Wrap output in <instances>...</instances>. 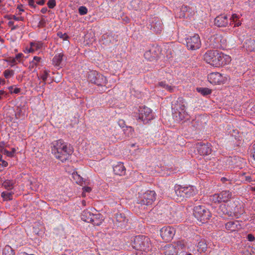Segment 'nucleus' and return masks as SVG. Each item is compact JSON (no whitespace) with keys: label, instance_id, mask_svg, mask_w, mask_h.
<instances>
[{"label":"nucleus","instance_id":"obj_48","mask_svg":"<svg viewBox=\"0 0 255 255\" xmlns=\"http://www.w3.org/2000/svg\"><path fill=\"white\" fill-rule=\"evenodd\" d=\"M0 162H1V163H0V166L2 167H5L8 165L7 162L4 160L2 159V160L0 161Z\"/></svg>","mask_w":255,"mask_h":255},{"label":"nucleus","instance_id":"obj_42","mask_svg":"<svg viewBox=\"0 0 255 255\" xmlns=\"http://www.w3.org/2000/svg\"><path fill=\"white\" fill-rule=\"evenodd\" d=\"M133 131H134L133 128L131 127H127L126 129H125V132L126 133H127V132L128 131V136L131 135L132 134Z\"/></svg>","mask_w":255,"mask_h":255},{"label":"nucleus","instance_id":"obj_12","mask_svg":"<svg viewBox=\"0 0 255 255\" xmlns=\"http://www.w3.org/2000/svg\"><path fill=\"white\" fill-rule=\"evenodd\" d=\"M175 234V229L170 226L164 227L160 230V236L162 239L166 242L171 240Z\"/></svg>","mask_w":255,"mask_h":255},{"label":"nucleus","instance_id":"obj_54","mask_svg":"<svg viewBox=\"0 0 255 255\" xmlns=\"http://www.w3.org/2000/svg\"><path fill=\"white\" fill-rule=\"evenodd\" d=\"M45 0H40L39 1H37L36 3L39 5H42L44 3Z\"/></svg>","mask_w":255,"mask_h":255},{"label":"nucleus","instance_id":"obj_18","mask_svg":"<svg viewBox=\"0 0 255 255\" xmlns=\"http://www.w3.org/2000/svg\"><path fill=\"white\" fill-rule=\"evenodd\" d=\"M226 229L231 232H235L240 230L241 226L238 221H230L226 224Z\"/></svg>","mask_w":255,"mask_h":255},{"label":"nucleus","instance_id":"obj_3","mask_svg":"<svg viewBox=\"0 0 255 255\" xmlns=\"http://www.w3.org/2000/svg\"><path fill=\"white\" fill-rule=\"evenodd\" d=\"M193 214L195 217L201 223L207 222L211 217L210 211L205 206L198 205L194 208Z\"/></svg>","mask_w":255,"mask_h":255},{"label":"nucleus","instance_id":"obj_22","mask_svg":"<svg viewBox=\"0 0 255 255\" xmlns=\"http://www.w3.org/2000/svg\"><path fill=\"white\" fill-rule=\"evenodd\" d=\"M103 216L100 214H94L91 221L89 223H91L95 226H100L104 221Z\"/></svg>","mask_w":255,"mask_h":255},{"label":"nucleus","instance_id":"obj_15","mask_svg":"<svg viewBox=\"0 0 255 255\" xmlns=\"http://www.w3.org/2000/svg\"><path fill=\"white\" fill-rule=\"evenodd\" d=\"M197 150L201 155H207L211 153V148L209 144H198Z\"/></svg>","mask_w":255,"mask_h":255},{"label":"nucleus","instance_id":"obj_14","mask_svg":"<svg viewBox=\"0 0 255 255\" xmlns=\"http://www.w3.org/2000/svg\"><path fill=\"white\" fill-rule=\"evenodd\" d=\"M214 23L218 27H226L230 25L228 16L224 14L217 16L214 20Z\"/></svg>","mask_w":255,"mask_h":255},{"label":"nucleus","instance_id":"obj_1","mask_svg":"<svg viewBox=\"0 0 255 255\" xmlns=\"http://www.w3.org/2000/svg\"><path fill=\"white\" fill-rule=\"evenodd\" d=\"M204 60L215 67H220L229 64L231 57L217 50L207 51L204 55Z\"/></svg>","mask_w":255,"mask_h":255},{"label":"nucleus","instance_id":"obj_50","mask_svg":"<svg viewBox=\"0 0 255 255\" xmlns=\"http://www.w3.org/2000/svg\"><path fill=\"white\" fill-rule=\"evenodd\" d=\"M28 3L30 6L35 7L34 0H28Z\"/></svg>","mask_w":255,"mask_h":255},{"label":"nucleus","instance_id":"obj_41","mask_svg":"<svg viewBox=\"0 0 255 255\" xmlns=\"http://www.w3.org/2000/svg\"><path fill=\"white\" fill-rule=\"evenodd\" d=\"M9 17H11L12 19L16 21H23V19H24V18L22 16H16L14 15H9V16H8Z\"/></svg>","mask_w":255,"mask_h":255},{"label":"nucleus","instance_id":"obj_56","mask_svg":"<svg viewBox=\"0 0 255 255\" xmlns=\"http://www.w3.org/2000/svg\"><path fill=\"white\" fill-rule=\"evenodd\" d=\"M5 81L4 79L0 78V84L1 85H4L5 84Z\"/></svg>","mask_w":255,"mask_h":255},{"label":"nucleus","instance_id":"obj_2","mask_svg":"<svg viewBox=\"0 0 255 255\" xmlns=\"http://www.w3.org/2000/svg\"><path fill=\"white\" fill-rule=\"evenodd\" d=\"M52 145V154L56 158L63 162L67 160L73 152V148L70 145L62 139L54 141Z\"/></svg>","mask_w":255,"mask_h":255},{"label":"nucleus","instance_id":"obj_9","mask_svg":"<svg viewBox=\"0 0 255 255\" xmlns=\"http://www.w3.org/2000/svg\"><path fill=\"white\" fill-rule=\"evenodd\" d=\"M137 118L144 123H148L153 119L151 110L146 107H140L138 109Z\"/></svg>","mask_w":255,"mask_h":255},{"label":"nucleus","instance_id":"obj_51","mask_svg":"<svg viewBox=\"0 0 255 255\" xmlns=\"http://www.w3.org/2000/svg\"><path fill=\"white\" fill-rule=\"evenodd\" d=\"M17 60L16 59L15 57L12 58L11 59H10L9 62L12 64L14 65L16 63Z\"/></svg>","mask_w":255,"mask_h":255},{"label":"nucleus","instance_id":"obj_40","mask_svg":"<svg viewBox=\"0 0 255 255\" xmlns=\"http://www.w3.org/2000/svg\"><path fill=\"white\" fill-rule=\"evenodd\" d=\"M83 193H82V196L83 197H85L86 196L85 193L86 192L90 193L92 191V188L88 186H85L83 187Z\"/></svg>","mask_w":255,"mask_h":255},{"label":"nucleus","instance_id":"obj_25","mask_svg":"<svg viewBox=\"0 0 255 255\" xmlns=\"http://www.w3.org/2000/svg\"><path fill=\"white\" fill-rule=\"evenodd\" d=\"M64 55L63 53H58L54 57L53 63L55 66H59L62 60Z\"/></svg>","mask_w":255,"mask_h":255},{"label":"nucleus","instance_id":"obj_28","mask_svg":"<svg viewBox=\"0 0 255 255\" xmlns=\"http://www.w3.org/2000/svg\"><path fill=\"white\" fill-rule=\"evenodd\" d=\"M97 76H98V78L99 79H101L102 80V81L100 82L98 80H97V81H94V82L98 85H101V86L105 85L108 82L106 78L102 75H97Z\"/></svg>","mask_w":255,"mask_h":255},{"label":"nucleus","instance_id":"obj_20","mask_svg":"<svg viewBox=\"0 0 255 255\" xmlns=\"http://www.w3.org/2000/svg\"><path fill=\"white\" fill-rule=\"evenodd\" d=\"M113 170L115 174L123 176L126 173V168L123 163H118L113 167Z\"/></svg>","mask_w":255,"mask_h":255},{"label":"nucleus","instance_id":"obj_49","mask_svg":"<svg viewBox=\"0 0 255 255\" xmlns=\"http://www.w3.org/2000/svg\"><path fill=\"white\" fill-rule=\"evenodd\" d=\"M23 56V54L22 53H18L15 56V58L17 60L18 62H20L21 58Z\"/></svg>","mask_w":255,"mask_h":255},{"label":"nucleus","instance_id":"obj_45","mask_svg":"<svg viewBox=\"0 0 255 255\" xmlns=\"http://www.w3.org/2000/svg\"><path fill=\"white\" fill-rule=\"evenodd\" d=\"M150 54V51H147L144 53V55L145 58L147 59L149 61H152L153 60V58L149 57Z\"/></svg>","mask_w":255,"mask_h":255},{"label":"nucleus","instance_id":"obj_33","mask_svg":"<svg viewBox=\"0 0 255 255\" xmlns=\"http://www.w3.org/2000/svg\"><path fill=\"white\" fill-rule=\"evenodd\" d=\"M41 60V58L38 56H34L33 60L30 63V67L33 68L36 67Z\"/></svg>","mask_w":255,"mask_h":255},{"label":"nucleus","instance_id":"obj_55","mask_svg":"<svg viewBox=\"0 0 255 255\" xmlns=\"http://www.w3.org/2000/svg\"><path fill=\"white\" fill-rule=\"evenodd\" d=\"M47 11V8L46 7H43L41 9V12L42 13H45Z\"/></svg>","mask_w":255,"mask_h":255},{"label":"nucleus","instance_id":"obj_47","mask_svg":"<svg viewBox=\"0 0 255 255\" xmlns=\"http://www.w3.org/2000/svg\"><path fill=\"white\" fill-rule=\"evenodd\" d=\"M247 239L250 242H253L255 240V237L251 234H250L248 235Z\"/></svg>","mask_w":255,"mask_h":255},{"label":"nucleus","instance_id":"obj_59","mask_svg":"<svg viewBox=\"0 0 255 255\" xmlns=\"http://www.w3.org/2000/svg\"><path fill=\"white\" fill-rule=\"evenodd\" d=\"M246 180L247 181H249V182L251 181V177L250 176H247Z\"/></svg>","mask_w":255,"mask_h":255},{"label":"nucleus","instance_id":"obj_6","mask_svg":"<svg viewBox=\"0 0 255 255\" xmlns=\"http://www.w3.org/2000/svg\"><path fill=\"white\" fill-rule=\"evenodd\" d=\"M186 102L182 98H179L175 104L174 108L178 111L180 120L188 119V115L186 111Z\"/></svg>","mask_w":255,"mask_h":255},{"label":"nucleus","instance_id":"obj_35","mask_svg":"<svg viewBox=\"0 0 255 255\" xmlns=\"http://www.w3.org/2000/svg\"><path fill=\"white\" fill-rule=\"evenodd\" d=\"M73 177L77 183L80 185L82 184L83 182V178L81 177L79 174H78L77 172L73 173Z\"/></svg>","mask_w":255,"mask_h":255},{"label":"nucleus","instance_id":"obj_64","mask_svg":"<svg viewBox=\"0 0 255 255\" xmlns=\"http://www.w3.org/2000/svg\"><path fill=\"white\" fill-rule=\"evenodd\" d=\"M251 190H252V191H255V186H254V187H252L251 188Z\"/></svg>","mask_w":255,"mask_h":255},{"label":"nucleus","instance_id":"obj_52","mask_svg":"<svg viewBox=\"0 0 255 255\" xmlns=\"http://www.w3.org/2000/svg\"><path fill=\"white\" fill-rule=\"evenodd\" d=\"M20 92V89L17 88H14L13 91H11V93L17 94Z\"/></svg>","mask_w":255,"mask_h":255},{"label":"nucleus","instance_id":"obj_19","mask_svg":"<svg viewBox=\"0 0 255 255\" xmlns=\"http://www.w3.org/2000/svg\"><path fill=\"white\" fill-rule=\"evenodd\" d=\"M184 190L185 198H190L198 193V190L193 186H184Z\"/></svg>","mask_w":255,"mask_h":255},{"label":"nucleus","instance_id":"obj_7","mask_svg":"<svg viewBox=\"0 0 255 255\" xmlns=\"http://www.w3.org/2000/svg\"><path fill=\"white\" fill-rule=\"evenodd\" d=\"M134 247L137 250L145 251L150 245L149 239L145 236H136L134 239Z\"/></svg>","mask_w":255,"mask_h":255},{"label":"nucleus","instance_id":"obj_27","mask_svg":"<svg viewBox=\"0 0 255 255\" xmlns=\"http://www.w3.org/2000/svg\"><path fill=\"white\" fill-rule=\"evenodd\" d=\"M2 255H14V252L10 246L6 245L3 250Z\"/></svg>","mask_w":255,"mask_h":255},{"label":"nucleus","instance_id":"obj_13","mask_svg":"<svg viewBox=\"0 0 255 255\" xmlns=\"http://www.w3.org/2000/svg\"><path fill=\"white\" fill-rule=\"evenodd\" d=\"M175 195L174 199L178 202L184 201L185 199L184 187L180 185H176L174 187Z\"/></svg>","mask_w":255,"mask_h":255},{"label":"nucleus","instance_id":"obj_44","mask_svg":"<svg viewBox=\"0 0 255 255\" xmlns=\"http://www.w3.org/2000/svg\"><path fill=\"white\" fill-rule=\"evenodd\" d=\"M56 5V1L55 0H49L47 2V5L50 8H53Z\"/></svg>","mask_w":255,"mask_h":255},{"label":"nucleus","instance_id":"obj_11","mask_svg":"<svg viewBox=\"0 0 255 255\" xmlns=\"http://www.w3.org/2000/svg\"><path fill=\"white\" fill-rule=\"evenodd\" d=\"M186 41L187 48L191 50L199 49L201 45L200 38L198 34H194L192 36L187 38Z\"/></svg>","mask_w":255,"mask_h":255},{"label":"nucleus","instance_id":"obj_17","mask_svg":"<svg viewBox=\"0 0 255 255\" xmlns=\"http://www.w3.org/2000/svg\"><path fill=\"white\" fill-rule=\"evenodd\" d=\"M151 29L158 33H160L162 29V23L161 20L158 18H154L151 23Z\"/></svg>","mask_w":255,"mask_h":255},{"label":"nucleus","instance_id":"obj_34","mask_svg":"<svg viewBox=\"0 0 255 255\" xmlns=\"http://www.w3.org/2000/svg\"><path fill=\"white\" fill-rule=\"evenodd\" d=\"M3 75L6 79H8L14 75V71L12 70L6 69L3 72Z\"/></svg>","mask_w":255,"mask_h":255},{"label":"nucleus","instance_id":"obj_21","mask_svg":"<svg viewBox=\"0 0 255 255\" xmlns=\"http://www.w3.org/2000/svg\"><path fill=\"white\" fill-rule=\"evenodd\" d=\"M241 15L237 13H234L230 18V25L234 24V27H239L242 24V22L239 20L241 17Z\"/></svg>","mask_w":255,"mask_h":255},{"label":"nucleus","instance_id":"obj_4","mask_svg":"<svg viewBox=\"0 0 255 255\" xmlns=\"http://www.w3.org/2000/svg\"><path fill=\"white\" fill-rule=\"evenodd\" d=\"M208 81L213 85H223L230 80V77L219 72H212L208 75Z\"/></svg>","mask_w":255,"mask_h":255},{"label":"nucleus","instance_id":"obj_30","mask_svg":"<svg viewBox=\"0 0 255 255\" xmlns=\"http://www.w3.org/2000/svg\"><path fill=\"white\" fill-rule=\"evenodd\" d=\"M14 182L12 180H6L2 184L3 186L7 190L12 189Z\"/></svg>","mask_w":255,"mask_h":255},{"label":"nucleus","instance_id":"obj_43","mask_svg":"<svg viewBox=\"0 0 255 255\" xmlns=\"http://www.w3.org/2000/svg\"><path fill=\"white\" fill-rule=\"evenodd\" d=\"M24 11V10L22 5H19L17 6L16 11L17 14L20 15Z\"/></svg>","mask_w":255,"mask_h":255},{"label":"nucleus","instance_id":"obj_23","mask_svg":"<svg viewBox=\"0 0 255 255\" xmlns=\"http://www.w3.org/2000/svg\"><path fill=\"white\" fill-rule=\"evenodd\" d=\"M244 47L249 52H252L255 50V40L250 39L247 40L244 44Z\"/></svg>","mask_w":255,"mask_h":255},{"label":"nucleus","instance_id":"obj_39","mask_svg":"<svg viewBox=\"0 0 255 255\" xmlns=\"http://www.w3.org/2000/svg\"><path fill=\"white\" fill-rule=\"evenodd\" d=\"M79 12L81 15L86 14L88 12L87 8L85 6H80L79 8Z\"/></svg>","mask_w":255,"mask_h":255},{"label":"nucleus","instance_id":"obj_60","mask_svg":"<svg viewBox=\"0 0 255 255\" xmlns=\"http://www.w3.org/2000/svg\"><path fill=\"white\" fill-rule=\"evenodd\" d=\"M29 48H26L24 51L25 53H33V52H28V49Z\"/></svg>","mask_w":255,"mask_h":255},{"label":"nucleus","instance_id":"obj_58","mask_svg":"<svg viewBox=\"0 0 255 255\" xmlns=\"http://www.w3.org/2000/svg\"><path fill=\"white\" fill-rule=\"evenodd\" d=\"M5 94V92L3 90L0 91V99H1V96Z\"/></svg>","mask_w":255,"mask_h":255},{"label":"nucleus","instance_id":"obj_57","mask_svg":"<svg viewBox=\"0 0 255 255\" xmlns=\"http://www.w3.org/2000/svg\"><path fill=\"white\" fill-rule=\"evenodd\" d=\"M187 9H188V7L187 6H185V5H183L181 7V9L182 10H183V11H186L187 10Z\"/></svg>","mask_w":255,"mask_h":255},{"label":"nucleus","instance_id":"obj_63","mask_svg":"<svg viewBox=\"0 0 255 255\" xmlns=\"http://www.w3.org/2000/svg\"><path fill=\"white\" fill-rule=\"evenodd\" d=\"M253 157L255 159V151L253 153Z\"/></svg>","mask_w":255,"mask_h":255},{"label":"nucleus","instance_id":"obj_31","mask_svg":"<svg viewBox=\"0 0 255 255\" xmlns=\"http://www.w3.org/2000/svg\"><path fill=\"white\" fill-rule=\"evenodd\" d=\"M6 18L9 20V21L8 22V25L9 27L11 28V30H14L17 28H18V24H15V21H14L11 17H9L8 16L6 17Z\"/></svg>","mask_w":255,"mask_h":255},{"label":"nucleus","instance_id":"obj_53","mask_svg":"<svg viewBox=\"0 0 255 255\" xmlns=\"http://www.w3.org/2000/svg\"><path fill=\"white\" fill-rule=\"evenodd\" d=\"M57 35L59 37H61V38H65L66 37H67V35L64 34H63L61 32H58L57 33Z\"/></svg>","mask_w":255,"mask_h":255},{"label":"nucleus","instance_id":"obj_10","mask_svg":"<svg viewBox=\"0 0 255 255\" xmlns=\"http://www.w3.org/2000/svg\"><path fill=\"white\" fill-rule=\"evenodd\" d=\"M156 193L154 191H147L145 192L139 200L141 205H150L155 200Z\"/></svg>","mask_w":255,"mask_h":255},{"label":"nucleus","instance_id":"obj_37","mask_svg":"<svg viewBox=\"0 0 255 255\" xmlns=\"http://www.w3.org/2000/svg\"><path fill=\"white\" fill-rule=\"evenodd\" d=\"M1 197L4 200H10L12 199V193L9 192H3L1 193Z\"/></svg>","mask_w":255,"mask_h":255},{"label":"nucleus","instance_id":"obj_62","mask_svg":"<svg viewBox=\"0 0 255 255\" xmlns=\"http://www.w3.org/2000/svg\"><path fill=\"white\" fill-rule=\"evenodd\" d=\"M8 89L9 90L10 92H11V91H13L14 89L11 86L8 88Z\"/></svg>","mask_w":255,"mask_h":255},{"label":"nucleus","instance_id":"obj_8","mask_svg":"<svg viewBox=\"0 0 255 255\" xmlns=\"http://www.w3.org/2000/svg\"><path fill=\"white\" fill-rule=\"evenodd\" d=\"M232 198V193L229 191H223L219 193H216L211 196L210 200L215 203L227 202Z\"/></svg>","mask_w":255,"mask_h":255},{"label":"nucleus","instance_id":"obj_61","mask_svg":"<svg viewBox=\"0 0 255 255\" xmlns=\"http://www.w3.org/2000/svg\"><path fill=\"white\" fill-rule=\"evenodd\" d=\"M2 23L3 21L2 20H0V30L2 28V27L1 26Z\"/></svg>","mask_w":255,"mask_h":255},{"label":"nucleus","instance_id":"obj_24","mask_svg":"<svg viewBox=\"0 0 255 255\" xmlns=\"http://www.w3.org/2000/svg\"><path fill=\"white\" fill-rule=\"evenodd\" d=\"M94 214L92 213L89 210L87 209L83 211L81 215V219L85 222H90L91 219L93 216Z\"/></svg>","mask_w":255,"mask_h":255},{"label":"nucleus","instance_id":"obj_32","mask_svg":"<svg viewBox=\"0 0 255 255\" xmlns=\"http://www.w3.org/2000/svg\"><path fill=\"white\" fill-rule=\"evenodd\" d=\"M197 91L204 96L209 95L212 93V90L208 88H198Z\"/></svg>","mask_w":255,"mask_h":255},{"label":"nucleus","instance_id":"obj_46","mask_svg":"<svg viewBox=\"0 0 255 255\" xmlns=\"http://www.w3.org/2000/svg\"><path fill=\"white\" fill-rule=\"evenodd\" d=\"M5 143L3 142H0V151L3 153V150H5L4 149Z\"/></svg>","mask_w":255,"mask_h":255},{"label":"nucleus","instance_id":"obj_38","mask_svg":"<svg viewBox=\"0 0 255 255\" xmlns=\"http://www.w3.org/2000/svg\"><path fill=\"white\" fill-rule=\"evenodd\" d=\"M159 85L160 86H161V87H163V88H165V89H166L167 91H169L170 92H172L174 91V87L167 85L163 82H160L159 84Z\"/></svg>","mask_w":255,"mask_h":255},{"label":"nucleus","instance_id":"obj_29","mask_svg":"<svg viewBox=\"0 0 255 255\" xmlns=\"http://www.w3.org/2000/svg\"><path fill=\"white\" fill-rule=\"evenodd\" d=\"M49 75L48 71L46 70H44L43 72H42L40 74L39 76L38 77V78L39 79H41L43 81V84L42 86H44L45 84V81L46 80L48 76Z\"/></svg>","mask_w":255,"mask_h":255},{"label":"nucleus","instance_id":"obj_5","mask_svg":"<svg viewBox=\"0 0 255 255\" xmlns=\"http://www.w3.org/2000/svg\"><path fill=\"white\" fill-rule=\"evenodd\" d=\"M184 248V244L182 242L178 241L172 244L166 245L163 249L165 255H177L178 252Z\"/></svg>","mask_w":255,"mask_h":255},{"label":"nucleus","instance_id":"obj_26","mask_svg":"<svg viewBox=\"0 0 255 255\" xmlns=\"http://www.w3.org/2000/svg\"><path fill=\"white\" fill-rule=\"evenodd\" d=\"M198 251L200 252H205L207 249V245L204 240L201 239L197 244Z\"/></svg>","mask_w":255,"mask_h":255},{"label":"nucleus","instance_id":"obj_36","mask_svg":"<svg viewBox=\"0 0 255 255\" xmlns=\"http://www.w3.org/2000/svg\"><path fill=\"white\" fill-rule=\"evenodd\" d=\"M16 151V149L15 148H12L11 151L5 149L3 150V154H5L8 157H12L14 156Z\"/></svg>","mask_w":255,"mask_h":255},{"label":"nucleus","instance_id":"obj_16","mask_svg":"<svg viewBox=\"0 0 255 255\" xmlns=\"http://www.w3.org/2000/svg\"><path fill=\"white\" fill-rule=\"evenodd\" d=\"M44 48L43 42L39 41H35L30 43V47L28 49V52H36L38 50H41Z\"/></svg>","mask_w":255,"mask_h":255}]
</instances>
